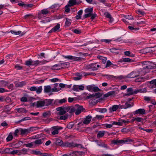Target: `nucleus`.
Returning <instances> with one entry per match:
<instances>
[{"instance_id":"nucleus-57","label":"nucleus","mask_w":156,"mask_h":156,"mask_svg":"<svg viewBox=\"0 0 156 156\" xmlns=\"http://www.w3.org/2000/svg\"><path fill=\"white\" fill-rule=\"evenodd\" d=\"M111 65H114L112 64L111 61L109 60H108L107 62V63L106 65V66L105 68H107L109 67Z\"/></svg>"},{"instance_id":"nucleus-4","label":"nucleus","mask_w":156,"mask_h":156,"mask_svg":"<svg viewBox=\"0 0 156 156\" xmlns=\"http://www.w3.org/2000/svg\"><path fill=\"white\" fill-rule=\"evenodd\" d=\"M63 57L66 58H67L70 60H74L75 61H79L80 60L82 59L81 57L73 56L71 55L65 56L62 55Z\"/></svg>"},{"instance_id":"nucleus-2","label":"nucleus","mask_w":156,"mask_h":156,"mask_svg":"<svg viewBox=\"0 0 156 156\" xmlns=\"http://www.w3.org/2000/svg\"><path fill=\"white\" fill-rule=\"evenodd\" d=\"M75 107L77 108V109H76L75 112V114L76 115H79L82 112H83L84 110H85L82 106L79 105H75Z\"/></svg>"},{"instance_id":"nucleus-55","label":"nucleus","mask_w":156,"mask_h":156,"mask_svg":"<svg viewBox=\"0 0 156 156\" xmlns=\"http://www.w3.org/2000/svg\"><path fill=\"white\" fill-rule=\"evenodd\" d=\"M42 14L46 15L49 13V12L47 10V9H43L41 11Z\"/></svg>"},{"instance_id":"nucleus-39","label":"nucleus","mask_w":156,"mask_h":156,"mask_svg":"<svg viewBox=\"0 0 156 156\" xmlns=\"http://www.w3.org/2000/svg\"><path fill=\"white\" fill-rule=\"evenodd\" d=\"M27 152V150L25 148H23L22 149L21 151H19L20 154H26Z\"/></svg>"},{"instance_id":"nucleus-16","label":"nucleus","mask_w":156,"mask_h":156,"mask_svg":"<svg viewBox=\"0 0 156 156\" xmlns=\"http://www.w3.org/2000/svg\"><path fill=\"white\" fill-rule=\"evenodd\" d=\"M45 105V102L44 101H39L37 102L36 106L37 108L42 107Z\"/></svg>"},{"instance_id":"nucleus-53","label":"nucleus","mask_w":156,"mask_h":156,"mask_svg":"<svg viewBox=\"0 0 156 156\" xmlns=\"http://www.w3.org/2000/svg\"><path fill=\"white\" fill-rule=\"evenodd\" d=\"M112 125H116L119 126H122V123L121 122H113L112 123Z\"/></svg>"},{"instance_id":"nucleus-19","label":"nucleus","mask_w":156,"mask_h":156,"mask_svg":"<svg viewBox=\"0 0 156 156\" xmlns=\"http://www.w3.org/2000/svg\"><path fill=\"white\" fill-rule=\"evenodd\" d=\"M53 100L51 99H45L44 100L45 102V106H48L50 105L53 101Z\"/></svg>"},{"instance_id":"nucleus-17","label":"nucleus","mask_w":156,"mask_h":156,"mask_svg":"<svg viewBox=\"0 0 156 156\" xmlns=\"http://www.w3.org/2000/svg\"><path fill=\"white\" fill-rule=\"evenodd\" d=\"M115 91H109L106 94H104V98H107L109 96L114 95L115 94Z\"/></svg>"},{"instance_id":"nucleus-41","label":"nucleus","mask_w":156,"mask_h":156,"mask_svg":"<svg viewBox=\"0 0 156 156\" xmlns=\"http://www.w3.org/2000/svg\"><path fill=\"white\" fill-rule=\"evenodd\" d=\"M25 83L23 82H20L17 83L16 84V86L17 87H22L23 86Z\"/></svg>"},{"instance_id":"nucleus-30","label":"nucleus","mask_w":156,"mask_h":156,"mask_svg":"<svg viewBox=\"0 0 156 156\" xmlns=\"http://www.w3.org/2000/svg\"><path fill=\"white\" fill-rule=\"evenodd\" d=\"M65 19L66 20L65 23V26L67 27L69 26L71 24V22L70 21L71 20L67 18H66Z\"/></svg>"},{"instance_id":"nucleus-8","label":"nucleus","mask_w":156,"mask_h":156,"mask_svg":"<svg viewBox=\"0 0 156 156\" xmlns=\"http://www.w3.org/2000/svg\"><path fill=\"white\" fill-rule=\"evenodd\" d=\"M145 110L144 109L140 108L133 112L134 115H135L138 114L143 115L145 114Z\"/></svg>"},{"instance_id":"nucleus-56","label":"nucleus","mask_w":156,"mask_h":156,"mask_svg":"<svg viewBox=\"0 0 156 156\" xmlns=\"http://www.w3.org/2000/svg\"><path fill=\"white\" fill-rule=\"evenodd\" d=\"M69 6H70L69 5H66L65 8V12H66L68 13L69 12L70 9V8L69 7Z\"/></svg>"},{"instance_id":"nucleus-7","label":"nucleus","mask_w":156,"mask_h":156,"mask_svg":"<svg viewBox=\"0 0 156 156\" xmlns=\"http://www.w3.org/2000/svg\"><path fill=\"white\" fill-rule=\"evenodd\" d=\"M10 32H11L12 34H14L16 35H18L20 34L21 36L23 35L26 33L24 31L22 32L20 31H18L17 32L12 30H10V32H6V33H9Z\"/></svg>"},{"instance_id":"nucleus-54","label":"nucleus","mask_w":156,"mask_h":156,"mask_svg":"<svg viewBox=\"0 0 156 156\" xmlns=\"http://www.w3.org/2000/svg\"><path fill=\"white\" fill-rule=\"evenodd\" d=\"M105 16L108 18H109L112 17L111 14L108 12H105L104 13Z\"/></svg>"},{"instance_id":"nucleus-29","label":"nucleus","mask_w":156,"mask_h":156,"mask_svg":"<svg viewBox=\"0 0 156 156\" xmlns=\"http://www.w3.org/2000/svg\"><path fill=\"white\" fill-rule=\"evenodd\" d=\"M128 28L130 30L133 32L136 31L139 29V28L138 27L135 28L132 26H129Z\"/></svg>"},{"instance_id":"nucleus-5","label":"nucleus","mask_w":156,"mask_h":156,"mask_svg":"<svg viewBox=\"0 0 156 156\" xmlns=\"http://www.w3.org/2000/svg\"><path fill=\"white\" fill-rule=\"evenodd\" d=\"M143 67V70L146 69H152L156 68V64H155L153 63H150V64L147 65Z\"/></svg>"},{"instance_id":"nucleus-62","label":"nucleus","mask_w":156,"mask_h":156,"mask_svg":"<svg viewBox=\"0 0 156 156\" xmlns=\"http://www.w3.org/2000/svg\"><path fill=\"white\" fill-rule=\"evenodd\" d=\"M101 90L99 89L98 87H93V90L95 92L100 91Z\"/></svg>"},{"instance_id":"nucleus-3","label":"nucleus","mask_w":156,"mask_h":156,"mask_svg":"<svg viewBox=\"0 0 156 156\" xmlns=\"http://www.w3.org/2000/svg\"><path fill=\"white\" fill-rule=\"evenodd\" d=\"M127 94H124V96H130L131 95L135 94L137 93V91L134 90L132 88H129L127 90Z\"/></svg>"},{"instance_id":"nucleus-6","label":"nucleus","mask_w":156,"mask_h":156,"mask_svg":"<svg viewBox=\"0 0 156 156\" xmlns=\"http://www.w3.org/2000/svg\"><path fill=\"white\" fill-rule=\"evenodd\" d=\"M20 134L23 135H27L29 134L30 133L28 130V129H22L20 128Z\"/></svg>"},{"instance_id":"nucleus-33","label":"nucleus","mask_w":156,"mask_h":156,"mask_svg":"<svg viewBox=\"0 0 156 156\" xmlns=\"http://www.w3.org/2000/svg\"><path fill=\"white\" fill-rule=\"evenodd\" d=\"M69 115L68 114H65V115H62L59 118V119L65 120L67 119Z\"/></svg>"},{"instance_id":"nucleus-32","label":"nucleus","mask_w":156,"mask_h":156,"mask_svg":"<svg viewBox=\"0 0 156 156\" xmlns=\"http://www.w3.org/2000/svg\"><path fill=\"white\" fill-rule=\"evenodd\" d=\"M98 145L99 146L102 147H105L107 148H108V147L107 144H105V143L103 142H100L98 144Z\"/></svg>"},{"instance_id":"nucleus-50","label":"nucleus","mask_w":156,"mask_h":156,"mask_svg":"<svg viewBox=\"0 0 156 156\" xmlns=\"http://www.w3.org/2000/svg\"><path fill=\"white\" fill-rule=\"evenodd\" d=\"M136 91H137V93L139 92L140 93H144L146 91V89L145 88L140 89L136 90Z\"/></svg>"},{"instance_id":"nucleus-26","label":"nucleus","mask_w":156,"mask_h":156,"mask_svg":"<svg viewBox=\"0 0 156 156\" xmlns=\"http://www.w3.org/2000/svg\"><path fill=\"white\" fill-rule=\"evenodd\" d=\"M69 3L70 6H73L77 4L76 0H70Z\"/></svg>"},{"instance_id":"nucleus-40","label":"nucleus","mask_w":156,"mask_h":156,"mask_svg":"<svg viewBox=\"0 0 156 156\" xmlns=\"http://www.w3.org/2000/svg\"><path fill=\"white\" fill-rule=\"evenodd\" d=\"M124 144L125 143H126L127 144H129L131 142H133V140L132 139H130L129 138H128L126 139L125 140H124Z\"/></svg>"},{"instance_id":"nucleus-58","label":"nucleus","mask_w":156,"mask_h":156,"mask_svg":"<svg viewBox=\"0 0 156 156\" xmlns=\"http://www.w3.org/2000/svg\"><path fill=\"white\" fill-rule=\"evenodd\" d=\"M33 143L34 142H33L25 144L24 145L27 147H31L33 146Z\"/></svg>"},{"instance_id":"nucleus-34","label":"nucleus","mask_w":156,"mask_h":156,"mask_svg":"<svg viewBox=\"0 0 156 156\" xmlns=\"http://www.w3.org/2000/svg\"><path fill=\"white\" fill-rule=\"evenodd\" d=\"M93 7L90 8H87L85 10V12L86 13H93Z\"/></svg>"},{"instance_id":"nucleus-46","label":"nucleus","mask_w":156,"mask_h":156,"mask_svg":"<svg viewBox=\"0 0 156 156\" xmlns=\"http://www.w3.org/2000/svg\"><path fill=\"white\" fill-rule=\"evenodd\" d=\"M61 88H57L56 87H54V88H51V92H57L60 90H61Z\"/></svg>"},{"instance_id":"nucleus-45","label":"nucleus","mask_w":156,"mask_h":156,"mask_svg":"<svg viewBox=\"0 0 156 156\" xmlns=\"http://www.w3.org/2000/svg\"><path fill=\"white\" fill-rule=\"evenodd\" d=\"M77 151H72L69 154V156H77Z\"/></svg>"},{"instance_id":"nucleus-38","label":"nucleus","mask_w":156,"mask_h":156,"mask_svg":"<svg viewBox=\"0 0 156 156\" xmlns=\"http://www.w3.org/2000/svg\"><path fill=\"white\" fill-rule=\"evenodd\" d=\"M32 154H35L37 155H41V153L40 151H37L35 150H32V152L31 153Z\"/></svg>"},{"instance_id":"nucleus-9","label":"nucleus","mask_w":156,"mask_h":156,"mask_svg":"<svg viewBox=\"0 0 156 156\" xmlns=\"http://www.w3.org/2000/svg\"><path fill=\"white\" fill-rule=\"evenodd\" d=\"M92 118V117L89 115L86 116L85 120L83 121V124H89L90 123Z\"/></svg>"},{"instance_id":"nucleus-35","label":"nucleus","mask_w":156,"mask_h":156,"mask_svg":"<svg viewBox=\"0 0 156 156\" xmlns=\"http://www.w3.org/2000/svg\"><path fill=\"white\" fill-rule=\"evenodd\" d=\"M45 80L46 79L40 80H35L34 81V83L35 84H41L43 83Z\"/></svg>"},{"instance_id":"nucleus-49","label":"nucleus","mask_w":156,"mask_h":156,"mask_svg":"<svg viewBox=\"0 0 156 156\" xmlns=\"http://www.w3.org/2000/svg\"><path fill=\"white\" fill-rule=\"evenodd\" d=\"M136 121L137 122H142L144 119L142 118L137 117L135 118Z\"/></svg>"},{"instance_id":"nucleus-37","label":"nucleus","mask_w":156,"mask_h":156,"mask_svg":"<svg viewBox=\"0 0 156 156\" xmlns=\"http://www.w3.org/2000/svg\"><path fill=\"white\" fill-rule=\"evenodd\" d=\"M94 97L95 98H99L102 95V93H100V92L94 93Z\"/></svg>"},{"instance_id":"nucleus-31","label":"nucleus","mask_w":156,"mask_h":156,"mask_svg":"<svg viewBox=\"0 0 156 156\" xmlns=\"http://www.w3.org/2000/svg\"><path fill=\"white\" fill-rule=\"evenodd\" d=\"M97 111L101 113H105L107 111V110L105 108H97Z\"/></svg>"},{"instance_id":"nucleus-43","label":"nucleus","mask_w":156,"mask_h":156,"mask_svg":"<svg viewBox=\"0 0 156 156\" xmlns=\"http://www.w3.org/2000/svg\"><path fill=\"white\" fill-rule=\"evenodd\" d=\"M91 99L92 100L93 99H95L94 97V94H88V96H87L86 98V99Z\"/></svg>"},{"instance_id":"nucleus-12","label":"nucleus","mask_w":156,"mask_h":156,"mask_svg":"<svg viewBox=\"0 0 156 156\" xmlns=\"http://www.w3.org/2000/svg\"><path fill=\"white\" fill-rule=\"evenodd\" d=\"M51 115V112L50 111H48L44 112L42 114V117L44 118H48Z\"/></svg>"},{"instance_id":"nucleus-15","label":"nucleus","mask_w":156,"mask_h":156,"mask_svg":"<svg viewBox=\"0 0 156 156\" xmlns=\"http://www.w3.org/2000/svg\"><path fill=\"white\" fill-rule=\"evenodd\" d=\"M138 75H136L135 72H132L128 74L126 77V78H134L138 76Z\"/></svg>"},{"instance_id":"nucleus-20","label":"nucleus","mask_w":156,"mask_h":156,"mask_svg":"<svg viewBox=\"0 0 156 156\" xmlns=\"http://www.w3.org/2000/svg\"><path fill=\"white\" fill-rule=\"evenodd\" d=\"M45 139V138H42L41 139L36 140L34 142H33L36 144H40L43 143V141Z\"/></svg>"},{"instance_id":"nucleus-10","label":"nucleus","mask_w":156,"mask_h":156,"mask_svg":"<svg viewBox=\"0 0 156 156\" xmlns=\"http://www.w3.org/2000/svg\"><path fill=\"white\" fill-rule=\"evenodd\" d=\"M134 60L133 59H130L129 58H123L120 59L119 61V62H133Z\"/></svg>"},{"instance_id":"nucleus-23","label":"nucleus","mask_w":156,"mask_h":156,"mask_svg":"<svg viewBox=\"0 0 156 156\" xmlns=\"http://www.w3.org/2000/svg\"><path fill=\"white\" fill-rule=\"evenodd\" d=\"M55 143L57 145L61 146L63 147L64 143L62 140H60L58 139L56 140L55 141Z\"/></svg>"},{"instance_id":"nucleus-52","label":"nucleus","mask_w":156,"mask_h":156,"mask_svg":"<svg viewBox=\"0 0 156 156\" xmlns=\"http://www.w3.org/2000/svg\"><path fill=\"white\" fill-rule=\"evenodd\" d=\"M94 86V85H90L87 86V89L89 91H91V90H93V87Z\"/></svg>"},{"instance_id":"nucleus-22","label":"nucleus","mask_w":156,"mask_h":156,"mask_svg":"<svg viewBox=\"0 0 156 156\" xmlns=\"http://www.w3.org/2000/svg\"><path fill=\"white\" fill-rule=\"evenodd\" d=\"M59 108L60 107H58L56 109V110L57 111H59V112L57 113V115H62L65 114L66 113V111H65L64 110L60 109V110H59V109H58V108Z\"/></svg>"},{"instance_id":"nucleus-60","label":"nucleus","mask_w":156,"mask_h":156,"mask_svg":"<svg viewBox=\"0 0 156 156\" xmlns=\"http://www.w3.org/2000/svg\"><path fill=\"white\" fill-rule=\"evenodd\" d=\"M72 31L74 33L77 34H79L81 33V30L77 29L73 30Z\"/></svg>"},{"instance_id":"nucleus-48","label":"nucleus","mask_w":156,"mask_h":156,"mask_svg":"<svg viewBox=\"0 0 156 156\" xmlns=\"http://www.w3.org/2000/svg\"><path fill=\"white\" fill-rule=\"evenodd\" d=\"M12 148H7L5 149L4 151V153L5 154H10V151L11 150H12Z\"/></svg>"},{"instance_id":"nucleus-61","label":"nucleus","mask_w":156,"mask_h":156,"mask_svg":"<svg viewBox=\"0 0 156 156\" xmlns=\"http://www.w3.org/2000/svg\"><path fill=\"white\" fill-rule=\"evenodd\" d=\"M137 13L138 14H141L142 16H144L145 14V13L144 11H141L140 9H139L137 10Z\"/></svg>"},{"instance_id":"nucleus-18","label":"nucleus","mask_w":156,"mask_h":156,"mask_svg":"<svg viewBox=\"0 0 156 156\" xmlns=\"http://www.w3.org/2000/svg\"><path fill=\"white\" fill-rule=\"evenodd\" d=\"M61 66H62L61 68L57 69V70H60L62 69H63L65 68H67L69 66V62H64L61 63Z\"/></svg>"},{"instance_id":"nucleus-14","label":"nucleus","mask_w":156,"mask_h":156,"mask_svg":"<svg viewBox=\"0 0 156 156\" xmlns=\"http://www.w3.org/2000/svg\"><path fill=\"white\" fill-rule=\"evenodd\" d=\"M119 107V105H113L112 107H110L109 108L110 112H112L116 111Z\"/></svg>"},{"instance_id":"nucleus-24","label":"nucleus","mask_w":156,"mask_h":156,"mask_svg":"<svg viewBox=\"0 0 156 156\" xmlns=\"http://www.w3.org/2000/svg\"><path fill=\"white\" fill-rule=\"evenodd\" d=\"M70 107L69 106L67 107H64V106H61L59 108H58L59 110L60 109L62 110H64L65 111H66V113L67 112H68L69 111L70 109Z\"/></svg>"},{"instance_id":"nucleus-28","label":"nucleus","mask_w":156,"mask_h":156,"mask_svg":"<svg viewBox=\"0 0 156 156\" xmlns=\"http://www.w3.org/2000/svg\"><path fill=\"white\" fill-rule=\"evenodd\" d=\"M31 119L30 117H25L24 118H23L22 119L20 120L19 121L16 122V123L17 124L19 123L20 122H21L22 121H26V120H31Z\"/></svg>"},{"instance_id":"nucleus-59","label":"nucleus","mask_w":156,"mask_h":156,"mask_svg":"<svg viewBox=\"0 0 156 156\" xmlns=\"http://www.w3.org/2000/svg\"><path fill=\"white\" fill-rule=\"evenodd\" d=\"M50 80L52 82H55L58 81H61V80L58 78H55Z\"/></svg>"},{"instance_id":"nucleus-21","label":"nucleus","mask_w":156,"mask_h":156,"mask_svg":"<svg viewBox=\"0 0 156 156\" xmlns=\"http://www.w3.org/2000/svg\"><path fill=\"white\" fill-rule=\"evenodd\" d=\"M74 143L72 142L71 143H69L68 142H65L64 143L63 146V147H70L72 146H73Z\"/></svg>"},{"instance_id":"nucleus-47","label":"nucleus","mask_w":156,"mask_h":156,"mask_svg":"<svg viewBox=\"0 0 156 156\" xmlns=\"http://www.w3.org/2000/svg\"><path fill=\"white\" fill-rule=\"evenodd\" d=\"M25 63V64L27 66L32 65V60L31 59H30L29 60L26 61Z\"/></svg>"},{"instance_id":"nucleus-51","label":"nucleus","mask_w":156,"mask_h":156,"mask_svg":"<svg viewBox=\"0 0 156 156\" xmlns=\"http://www.w3.org/2000/svg\"><path fill=\"white\" fill-rule=\"evenodd\" d=\"M74 125V124L73 123V122H69L67 124V128L69 129H71L73 127Z\"/></svg>"},{"instance_id":"nucleus-25","label":"nucleus","mask_w":156,"mask_h":156,"mask_svg":"<svg viewBox=\"0 0 156 156\" xmlns=\"http://www.w3.org/2000/svg\"><path fill=\"white\" fill-rule=\"evenodd\" d=\"M105 133V131H99L97 134V136L98 138L102 137L104 136Z\"/></svg>"},{"instance_id":"nucleus-36","label":"nucleus","mask_w":156,"mask_h":156,"mask_svg":"<svg viewBox=\"0 0 156 156\" xmlns=\"http://www.w3.org/2000/svg\"><path fill=\"white\" fill-rule=\"evenodd\" d=\"M60 25L58 23L52 29L54 30V32H55L58 30L60 28Z\"/></svg>"},{"instance_id":"nucleus-44","label":"nucleus","mask_w":156,"mask_h":156,"mask_svg":"<svg viewBox=\"0 0 156 156\" xmlns=\"http://www.w3.org/2000/svg\"><path fill=\"white\" fill-rule=\"evenodd\" d=\"M41 62L39 61L38 60L35 61H32V65L37 66Z\"/></svg>"},{"instance_id":"nucleus-13","label":"nucleus","mask_w":156,"mask_h":156,"mask_svg":"<svg viewBox=\"0 0 156 156\" xmlns=\"http://www.w3.org/2000/svg\"><path fill=\"white\" fill-rule=\"evenodd\" d=\"M51 87L50 85L45 86L44 87V91L45 93H48L51 92Z\"/></svg>"},{"instance_id":"nucleus-63","label":"nucleus","mask_w":156,"mask_h":156,"mask_svg":"<svg viewBox=\"0 0 156 156\" xmlns=\"http://www.w3.org/2000/svg\"><path fill=\"white\" fill-rule=\"evenodd\" d=\"M92 15V13H88L87 14H85L83 16V19L86 18H87L88 17L91 16Z\"/></svg>"},{"instance_id":"nucleus-11","label":"nucleus","mask_w":156,"mask_h":156,"mask_svg":"<svg viewBox=\"0 0 156 156\" xmlns=\"http://www.w3.org/2000/svg\"><path fill=\"white\" fill-rule=\"evenodd\" d=\"M96 64L95 63H92L87 65V68L88 69H92V70L93 71L97 70H98V69L95 67Z\"/></svg>"},{"instance_id":"nucleus-42","label":"nucleus","mask_w":156,"mask_h":156,"mask_svg":"<svg viewBox=\"0 0 156 156\" xmlns=\"http://www.w3.org/2000/svg\"><path fill=\"white\" fill-rule=\"evenodd\" d=\"M28 129L30 133L31 132L37 129H39V128L37 127H31Z\"/></svg>"},{"instance_id":"nucleus-27","label":"nucleus","mask_w":156,"mask_h":156,"mask_svg":"<svg viewBox=\"0 0 156 156\" xmlns=\"http://www.w3.org/2000/svg\"><path fill=\"white\" fill-rule=\"evenodd\" d=\"M13 138V136L12 133H10L6 138V140L7 142H9L11 141Z\"/></svg>"},{"instance_id":"nucleus-64","label":"nucleus","mask_w":156,"mask_h":156,"mask_svg":"<svg viewBox=\"0 0 156 156\" xmlns=\"http://www.w3.org/2000/svg\"><path fill=\"white\" fill-rule=\"evenodd\" d=\"M150 83L151 84H153V86L154 85L155 87H156V79L153 80L150 82Z\"/></svg>"},{"instance_id":"nucleus-1","label":"nucleus","mask_w":156,"mask_h":156,"mask_svg":"<svg viewBox=\"0 0 156 156\" xmlns=\"http://www.w3.org/2000/svg\"><path fill=\"white\" fill-rule=\"evenodd\" d=\"M29 90L31 91H36L37 94H39L41 93L42 90V87L41 86L38 87L37 88L36 87L33 86L30 87Z\"/></svg>"}]
</instances>
